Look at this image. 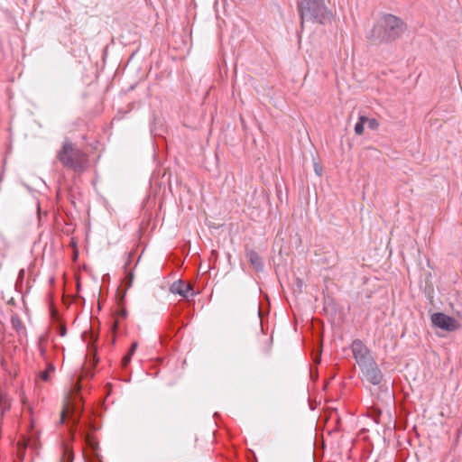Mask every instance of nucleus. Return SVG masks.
<instances>
[{
	"instance_id": "f257e3e1",
	"label": "nucleus",
	"mask_w": 462,
	"mask_h": 462,
	"mask_svg": "<svg viewBox=\"0 0 462 462\" xmlns=\"http://www.w3.org/2000/svg\"><path fill=\"white\" fill-rule=\"evenodd\" d=\"M405 29L406 25L401 18L385 14L376 21L367 37L372 41L390 42L398 39Z\"/></svg>"
},
{
	"instance_id": "f03ea898",
	"label": "nucleus",
	"mask_w": 462,
	"mask_h": 462,
	"mask_svg": "<svg viewBox=\"0 0 462 462\" xmlns=\"http://www.w3.org/2000/svg\"><path fill=\"white\" fill-rule=\"evenodd\" d=\"M297 8L301 27L307 23L326 24L333 17L324 0H298Z\"/></svg>"
},
{
	"instance_id": "7ed1b4c3",
	"label": "nucleus",
	"mask_w": 462,
	"mask_h": 462,
	"mask_svg": "<svg viewBox=\"0 0 462 462\" xmlns=\"http://www.w3.org/2000/svg\"><path fill=\"white\" fill-rule=\"evenodd\" d=\"M58 158L64 166L78 171H84L88 164L86 154L69 142L63 143Z\"/></svg>"
},
{
	"instance_id": "20e7f679",
	"label": "nucleus",
	"mask_w": 462,
	"mask_h": 462,
	"mask_svg": "<svg viewBox=\"0 0 462 462\" xmlns=\"http://www.w3.org/2000/svg\"><path fill=\"white\" fill-rule=\"evenodd\" d=\"M79 393L80 385L77 383L72 386L69 400L61 412V421L64 420L65 416H69L74 428L79 425L83 413L82 397Z\"/></svg>"
},
{
	"instance_id": "39448f33",
	"label": "nucleus",
	"mask_w": 462,
	"mask_h": 462,
	"mask_svg": "<svg viewBox=\"0 0 462 462\" xmlns=\"http://www.w3.org/2000/svg\"><path fill=\"white\" fill-rule=\"evenodd\" d=\"M362 380L373 385H380L383 375L374 360L360 366Z\"/></svg>"
},
{
	"instance_id": "423d86ee",
	"label": "nucleus",
	"mask_w": 462,
	"mask_h": 462,
	"mask_svg": "<svg viewBox=\"0 0 462 462\" xmlns=\"http://www.w3.org/2000/svg\"><path fill=\"white\" fill-rule=\"evenodd\" d=\"M351 350L359 367L374 360L367 346L359 339L353 341Z\"/></svg>"
},
{
	"instance_id": "0eeeda50",
	"label": "nucleus",
	"mask_w": 462,
	"mask_h": 462,
	"mask_svg": "<svg viewBox=\"0 0 462 462\" xmlns=\"http://www.w3.org/2000/svg\"><path fill=\"white\" fill-rule=\"evenodd\" d=\"M432 325L446 331H455L458 328L457 321L442 312H437L431 315Z\"/></svg>"
},
{
	"instance_id": "6e6552de",
	"label": "nucleus",
	"mask_w": 462,
	"mask_h": 462,
	"mask_svg": "<svg viewBox=\"0 0 462 462\" xmlns=\"http://www.w3.org/2000/svg\"><path fill=\"white\" fill-rule=\"evenodd\" d=\"M170 291L173 294H179L186 299L193 297L196 294L193 286L181 280L174 282L170 287Z\"/></svg>"
},
{
	"instance_id": "1a4fd4ad",
	"label": "nucleus",
	"mask_w": 462,
	"mask_h": 462,
	"mask_svg": "<svg viewBox=\"0 0 462 462\" xmlns=\"http://www.w3.org/2000/svg\"><path fill=\"white\" fill-rule=\"evenodd\" d=\"M246 256L254 269L257 271L263 270V264L262 258L256 252L250 250L246 253Z\"/></svg>"
},
{
	"instance_id": "9d476101",
	"label": "nucleus",
	"mask_w": 462,
	"mask_h": 462,
	"mask_svg": "<svg viewBox=\"0 0 462 462\" xmlns=\"http://www.w3.org/2000/svg\"><path fill=\"white\" fill-rule=\"evenodd\" d=\"M365 120H366V116H359V120L355 125V133L356 134L360 135L364 133Z\"/></svg>"
},
{
	"instance_id": "9b49d317",
	"label": "nucleus",
	"mask_w": 462,
	"mask_h": 462,
	"mask_svg": "<svg viewBox=\"0 0 462 462\" xmlns=\"http://www.w3.org/2000/svg\"><path fill=\"white\" fill-rule=\"evenodd\" d=\"M55 370V367L52 364H49L47 365L46 370L41 372L40 377L42 381L47 382L50 378V373L53 372Z\"/></svg>"
},
{
	"instance_id": "f8f14e48",
	"label": "nucleus",
	"mask_w": 462,
	"mask_h": 462,
	"mask_svg": "<svg viewBox=\"0 0 462 462\" xmlns=\"http://www.w3.org/2000/svg\"><path fill=\"white\" fill-rule=\"evenodd\" d=\"M365 124L371 130H376L379 127V123L375 118L366 117Z\"/></svg>"
},
{
	"instance_id": "ddd939ff",
	"label": "nucleus",
	"mask_w": 462,
	"mask_h": 462,
	"mask_svg": "<svg viewBox=\"0 0 462 462\" xmlns=\"http://www.w3.org/2000/svg\"><path fill=\"white\" fill-rule=\"evenodd\" d=\"M85 442L92 450H95L97 447V444L89 435H85Z\"/></svg>"
},
{
	"instance_id": "4468645a",
	"label": "nucleus",
	"mask_w": 462,
	"mask_h": 462,
	"mask_svg": "<svg viewBox=\"0 0 462 462\" xmlns=\"http://www.w3.org/2000/svg\"><path fill=\"white\" fill-rule=\"evenodd\" d=\"M73 457H74V456H73L72 451L69 450V448H66L64 449V458L66 459V461L67 462H72Z\"/></svg>"
},
{
	"instance_id": "2eb2a0df",
	"label": "nucleus",
	"mask_w": 462,
	"mask_h": 462,
	"mask_svg": "<svg viewBox=\"0 0 462 462\" xmlns=\"http://www.w3.org/2000/svg\"><path fill=\"white\" fill-rule=\"evenodd\" d=\"M133 279H134V274L133 273H130L127 274L125 280H126V286L127 288L131 287L132 286V282H133Z\"/></svg>"
},
{
	"instance_id": "dca6fc26",
	"label": "nucleus",
	"mask_w": 462,
	"mask_h": 462,
	"mask_svg": "<svg viewBox=\"0 0 462 462\" xmlns=\"http://www.w3.org/2000/svg\"><path fill=\"white\" fill-rule=\"evenodd\" d=\"M11 321L14 328H18L21 326V321L17 317H13Z\"/></svg>"
},
{
	"instance_id": "f3484780",
	"label": "nucleus",
	"mask_w": 462,
	"mask_h": 462,
	"mask_svg": "<svg viewBox=\"0 0 462 462\" xmlns=\"http://www.w3.org/2000/svg\"><path fill=\"white\" fill-rule=\"evenodd\" d=\"M131 358H132V355H130V354H127L125 356H124V358H123V365L125 366H126L130 363Z\"/></svg>"
},
{
	"instance_id": "a211bd4d",
	"label": "nucleus",
	"mask_w": 462,
	"mask_h": 462,
	"mask_svg": "<svg viewBox=\"0 0 462 462\" xmlns=\"http://www.w3.org/2000/svg\"><path fill=\"white\" fill-rule=\"evenodd\" d=\"M136 348H137V342H134V343L132 344L131 347H130V350H129V353H128V354H130V355H132V356H133V355H134V353L135 352Z\"/></svg>"
},
{
	"instance_id": "6ab92c4d",
	"label": "nucleus",
	"mask_w": 462,
	"mask_h": 462,
	"mask_svg": "<svg viewBox=\"0 0 462 462\" xmlns=\"http://www.w3.org/2000/svg\"><path fill=\"white\" fill-rule=\"evenodd\" d=\"M319 360H320V354L317 357H315L314 362H319Z\"/></svg>"
},
{
	"instance_id": "aec40b11",
	"label": "nucleus",
	"mask_w": 462,
	"mask_h": 462,
	"mask_svg": "<svg viewBox=\"0 0 462 462\" xmlns=\"http://www.w3.org/2000/svg\"><path fill=\"white\" fill-rule=\"evenodd\" d=\"M122 315H123V316H125V315H126V311H125V310H123V311H122Z\"/></svg>"
},
{
	"instance_id": "412c9836",
	"label": "nucleus",
	"mask_w": 462,
	"mask_h": 462,
	"mask_svg": "<svg viewBox=\"0 0 462 462\" xmlns=\"http://www.w3.org/2000/svg\"><path fill=\"white\" fill-rule=\"evenodd\" d=\"M23 272H24L23 270H21V271H20V273H19V274H20V275L23 274Z\"/></svg>"
},
{
	"instance_id": "4be33fe9",
	"label": "nucleus",
	"mask_w": 462,
	"mask_h": 462,
	"mask_svg": "<svg viewBox=\"0 0 462 462\" xmlns=\"http://www.w3.org/2000/svg\"><path fill=\"white\" fill-rule=\"evenodd\" d=\"M41 354L43 356L44 355V350L42 348L41 349Z\"/></svg>"
}]
</instances>
